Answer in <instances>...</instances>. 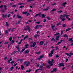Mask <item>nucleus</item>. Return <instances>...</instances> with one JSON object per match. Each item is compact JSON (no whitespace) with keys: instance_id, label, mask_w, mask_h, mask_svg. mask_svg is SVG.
Returning a JSON list of instances; mask_svg holds the SVG:
<instances>
[{"instance_id":"1","label":"nucleus","mask_w":73,"mask_h":73,"mask_svg":"<svg viewBox=\"0 0 73 73\" xmlns=\"http://www.w3.org/2000/svg\"><path fill=\"white\" fill-rule=\"evenodd\" d=\"M70 16V15L66 14H64L63 15H61L60 16V19H62H62H64V17H66V19H70L68 17Z\"/></svg>"},{"instance_id":"2","label":"nucleus","mask_w":73,"mask_h":73,"mask_svg":"<svg viewBox=\"0 0 73 73\" xmlns=\"http://www.w3.org/2000/svg\"><path fill=\"white\" fill-rule=\"evenodd\" d=\"M54 62V60L53 59H51V61H48V63L50 64V66H52L53 65V62Z\"/></svg>"},{"instance_id":"3","label":"nucleus","mask_w":73,"mask_h":73,"mask_svg":"<svg viewBox=\"0 0 73 73\" xmlns=\"http://www.w3.org/2000/svg\"><path fill=\"white\" fill-rule=\"evenodd\" d=\"M26 27L27 28V29L26 28H25L24 29V30L25 31H27V30H28V31L29 32H30V31H31V28L29 27V26H26Z\"/></svg>"},{"instance_id":"4","label":"nucleus","mask_w":73,"mask_h":73,"mask_svg":"<svg viewBox=\"0 0 73 73\" xmlns=\"http://www.w3.org/2000/svg\"><path fill=\"white\" fill-rule=\"evenodd\" d=\"M54 51V49L52 50L51 51V53L49 54V57H52V54H53V52Z\"/></svg>"},{"instance_id":"5","label":"nucleus","mask_w":73,"mask_h":73,"mask_svg":"<svg viewBox=\"0 0 73 73\" xmlns=\"http://www.w3.org/2000/svg\"><path fill=\"white\" fill-rule=\"evenodd\" d=\"M23 64L24 65H26V66H28V65L30 64V63L29 62H27L26 61H25L24 62Z\"/></svg>"},{"instance_id":"6","label":"nucleus","mask_w":73,"mask_h":73,"mask_svg":"<svg viewBox=\"0 0 73 73\" xmlns=\"http://www.w3.org/2000/svg\"><path fill=\"white\" fill-rule=\"evenodd\" d=\"M65 54L67 55L68 56H69V57L70 58L71 57V56H72L73 54V53H72V52H70V53H66Z\"/></svg>"},{"instance_id":"7","label":"nucleus","mask_w":73,"mask_h":73,"mask_svg":"<svg viewBox=\"0 0 73 73\" xmlns=\"http://www.w3.org/2000/svg\"><path fill=\"white\" fill-rule=\"evenodd\" d=\"M28 13V12L27 11L23 12V15H26L27 16H29L30 14H29V13Z\"/></svg>"},{"instance_id":"8","label":"nucleus","mask_w":73,"mask_h":73,"mask_svg":"<svg viewBox=\"0 0 73 73\" xmlns=\"http://www.w3.org/2000/svg\"><path fill=\"white\" fill-rule=\"evenodd\" d=\"M42 27V26L41 25H36L35 27V29H37V28H40V27Z\"/></svg>"},{"instance_id":"9","label":"nucleus","mask_w":73,"mask_h":73,"mask_svg":"<svg viewBox=\"0 0 73 73\" xmlns=\"http://www.w3.org/2000/svg\"><path fill=\"white\" fill-rule=\"evenodd\" d=\"M36 45V42H34L33 43V45H31L30 46V47L31 48H32V47H34L35 46V45Z\"/></svg>"},{"instance_id":"10","label":"nucleus","mask_w":73,"mask_h":73,"mask_svg":"<svg viewBox=\"0 0 73 73\" xmlns=\"http://www.w3.org/2000/svg\"><path fill=\"white\" fill-rule=\"evenodd\" d=\"M16 17L18 19H21V16H20V15L18 13L16 15Z\"/></svg>"},{"instance_id":"11","label":"nucleus","mask_w":73,"mask_h":73,"mask_svg":"<svg viewBox=\"0 0 73 73\" xmlns=\"http://www.w3.org/2000/svg\"><path fill=\"white\" fill-rule=\"evenodd\" d=\"M64 41V40H62V39H61L60 40V41L58 42V43H57V44H56V45H59V44H61V42H62V41Z\"/></svg>"},{"instance_id":"12","label":"nucleus","mask_w":73,"mask_h":73,"mask_svg":"<svg viewBox=\"0 0 73 73\" xmlns=\"http://www.w3.org/2000/svg\"><path fill=\"white\" fill-rule=\"evenodd\" d=\"M73 38H69L68 39L69 41H71V43H72L73 42V40H72Z\"/></svg>"},{"instance_id":"13","label":"nucleus","mask_w":73,"mask_h":73,"mask_svg":"<svg viewBox=\"0 0 73 73\" xmlns=\"http://www.w3.org/2000/svg\"><path fill=\"white\" fill-rule=\"evenodd\" d=\"M57 71V68H54L51 71V73H53L54 72H56Z\"/></svg>"},{"instance_id":"14","label":"nucleus","mask_w":73,"mask_h":73,"mask_svg":"<svg viewBox=\"0 0 73 73\" xmlns=\"http://www.w3.org/2000/svg\"><path fill=\"white\" fill-rule=\"evenodd\" d=\"M43 57H44V55H41L38 58V60H40L41 58H42Z\"/></svg>"},{"instance_id":"15","label":"nucleus","mask_w":73,"mask_h":73,"mask_svg":"<svg viewBox=\"0 0 73 73\" xmlns=\"http://www.w3.org/2000/svg\"><path fill=\"white\" fill-rule=\"evenodd\" d=\"M60 36H57L55 38V42H57L56 40H58V39L59 38Z\"/></svg>"},{"instance_id":"16","label":"nucleus","mask_w":73,"mask_h":73,"mask_svg":"<svg viewBox=\"0 0 73 73\" xmlns=\"http://www.w3.org/2000/svg\"><path fill=\"white\" fill-rule=\"evenodd\" d=\"M65 66V65H64V63H60L59 64V66L60 67V66Z\"/></svg>"},{"instance_id":"17","label":"nucleus","mask_w":73,"mask_h":73,"mask_svg":"<svg viewBox=\"0 0 73 73\" xmlns=\"http://www.w3.org/2000/svg\"><path fill=\"white\" fill-rule=\"evenodd\" d=\"M5 16L9 18V17H10V14H5Z\"/></svg>"},{"instance_id":"18","label":"nucleus","mask_w":73,"mask_h":73,"mask_svg":"<svg viewBox=\"0 0 73 73\" xmlns=\"http://www.w3.org/2000/svg\"><path fill=\"white\" fill-rule=\"evenodd\" d=\"M16 48L18 49V51H17L18 53H20V48L18 46H17L16 47Z\"/></svg>"},{"instance_id":"19","label":"nucleus","mask_w":73,"mask_h":73,"mask_svg":"<svg viewBox=\"0 0 73 73\" xmlns=\"http://www.w3.org/2000/svg\"><path fill=\"white\" fill-rule=\"evenodd\" d=\"M66 4H67V3H66V2H64L63 3L62 6H63V7H65V5H66Z\"/></svg>"},{"instance_id":"20","label":"nucleus","mask_w":73,"mask_h":73,"mask_svg":"<svg viewBox=\"0 0 73 73\" xmlns=\"http://www.w3.org/2000/svg\"><path fill=\"white\" fill-rule=\"evenodd\" d=\"M41 16L42 17V18H45V17L46 16V15H45L44 14H42L41 15Z\"/></svg>"},{"instance_id":"21","label":"nucleus","mask_w":73,"mask_h":73,"mask_svg":"<svg viewBox=\"0 0 73 73\" xmlns=\"http://www.w3.org/2000/svg\"><path fill=\"white\" fill-rule=\"evenodd\" d=\"M44 44V42L43 41H41L40 42V45H42Z\"/></svg>"},{"instance_id":"22","label":"nucleus","mask_w":73,"mask_h":73,"mask_svg":"<svg viewBox=\"0 0 73 73\" xmlns=\"http://www.w3.org/2000/svg\"><path fill=\"white\" fill-rule=\"evenodd\" d=\"M63 37H67V38H68V36H67L66 34H64L63 35Z\"/></svg>"},{"instance_id":"23","label":"nucleus","mask_w":73,"mask_h":73,"mask_svg":"<svg viewBox=\"0 0 73 73\" xmlns=\"http://www.w3.org/2000/svg\"><path fill=\"white\" fill-rule=\"evenodd\" d=\"M71 28H69L67 29H66V32H68V31H69L70 30H71Z\"/></svg>"},{"instance_id":"24","label":"nucleus","mask_w":73,"mask_h":73,"mask_svg":"<svg viewBox=\"0 0 73 73\" xmlns=\"http://www.w3.org/2000/svg\"><path fill=\"white\" fill-rule=\"evenodd\" d=\"M29 52V51L28 50H26L25 51V53H28Z\"/></svg>"},{"instance_id":"25","label":"nucleus","mask_w":73,"mask_h":73,"mask_svg":"<svg viewBox=\"0 0 73 73\" xmlns=\"http://www.w3.org/2000/svg\"><path fill=\"white\" fill-rule=\"evenodd\" d=\"M56 11V9H53L51 11V12H55Z\"/></svg>"},{"instance_id":"26","label":"nucleus","mask_w":73,"mask_h":73,"mask_svg":"<svg viewBox=\"0 0 73 73\" xmlns=\"http://www.w3.org/2000/svg\"><path fill=\"white\" fill-rule=\"evenodd\" d=\"M5 34L6 35H7V34H8V30H6V31H5Z\"/></svg>"},{"instance_id":"27","label":"nucleus","mask_w":73,"mask_h":73,"mask_svg":"<svg viewBox=\"0 0 73 73\" xmlns=\"http://www.w3.org/2000/svg\"><path fill=\"white\" fill-rule=\"evenodd\" d=\"M51 41H54V42H55L56 41V39H54V38H53L51 39Z\"/></svg>"},{"instance_id":"28","label":"nucleus","mask_w":73,"mask_h":73,"mask_svg":"<svg viewBox=\"0 0 73 73\" xmlns=\"http://www.w3.org/2000/svg\"><path fill=\"white\" fill-rule=\"evenodd\" d=\"M28 37V35H26V36H25L23 40H25V38H27Z\"/></svg>"},{"instance_id":"29","label":"nucleus","mask_w":73,"mask_h":73,"mask_svg":"<svg viewBox=\"0 0 73 73\" xmlns=\"http://www.w3.org/2000/svg\"><path fill=\"white\" fill-rule=\"evenodd\" d=\"M2 17L3 18H4V17H5V18H6V16H5V15L4 14H3Z\"/></svg>"},{"instance_id":"30","label":"nucleus","mask_w":73,"mask_h":73,"mask_svg":"<svg viewBox=\"0 0 73 73\" xmlns=\"http://www.w3.org/2000/svg\"><path fill=\"white\" fill-rule=\"evenodd\" d=\"M21 67L22 70H23V69H24V66H23V65H21Z\"/></svg>"},{"instance_id":"31","label":"nucleus","mask_w":73,"mask_h":73,"mask_svg":"<svg viewBox=\"0 0 73 73\" xmlns=\"http://www.w3.org/2000/svg\"><path fill=\"white\" fill-rule=\"evenodd\" d=\"M43 67V64H42V65H40L39 67V68H42Z\"/></svg>"},{"instance_id":"32","label":"nucleus","mask_w":73,"mask_h":73,"mask_svg":"<svg viewBox=\"0 0 73 73\" xmlns=\"http://www.w3.org/2000/svg\"><path fill=\"white\" fill-rule=\"evenodd\" d=\"M28 46H29V45H28V44H27L25 45V46L26 47L25 48H28V47H27Z\"/></svg>"},{"instance_id":"33","label":"nucleus","mask_w":73,"mask_h":73,"mask_svg":"<svg viewBox=\"0 0 73 73\" xmlns=\"http://www.w3.org/2000/svg\"><path fill=\"white\" fill-rule=\"evenodd\" d=\"M34 37L35 38H37V37H39V35H35Z\"/></svg>"},{"instance_id":"34","label":"nucleus","mask_w":73,"mask_h":73,"mask_svg":"<svg viewBox=\"0 0 73 73\" xmlns=\"http://www.w3.org/2000/svg\"><path fill=\"white\" fill-rule=\"evenodd\" d=\"M33 1V0H28L27 1L28 3H29L31 1Z\"/></svg>"},{"instance_id":"35","label":"nucleus","mask_w":73,"mask_h":73,"mask_svg":"<svg viewBox=\"0 0 73 73\" xmlns=\"http://www.w3.org/2000/svg\"><path fill=\"white\" fill-rule=\"evenodd\" d=\"M23 7H24V6H23L22 5H21L19 7V8H23Z\"/></svg>"},{"instance_id":"36","label":"nucleus","mask_w":73,"mask_h":73,"mask_svg":"<svg viewBox=\"0 0 73 73\" xmlns=\"http://www.w3.org/2000/svg\"><path fill=\"white\" fill-rule=\"evenodd\" d=\"M14 69V67H12L10 68V70L11 71L12 70H13Z\"/></svg>"},{"instance_id":"37","label":"nucleus","mask_w":73,"mask_h":73,"mask_svg":"<svg viewBox=\"0 0 73 73\" xmlns=\"http://www.w3.org/2000/svg\"><path fill=\"white\" fill-rule=\"evenodd\" d=\"M6 26H7V27L9 26V24H8V23H6Z\"/></svg>"},{"instance_id":"38","label":"nucleus","mask_w":73,"mask_h":73,"mask_svg":"<svg viewBox=\"0 0 73 73\" xmlns=\"http://www.w3.org/2000/svg\"><path fill=\"white\" fill-rule=\"evenodd\" d=\"M31 71V70L30 69L29 70H27L26 71V72H30Z\"/></svg>"},{"instance_id":"39","label":"nucleus","mask_w":73,"mask_h":73,"mask_svg":"<svg viewBox=\"0 0 73 73\" xmlns=\"http://www.w3.org/2000/svg\"><path fill=\"white\" fill-rule=\"evenodd\" d=\"M9 40L10 41H11V40H12V37L11 36V37H10L9 38Z\"/></svg>"},{"instance_id":"40","label":"nucleus","mask_w":73,"mask_h":73,"mask_svg":"<svg viewBox=\"0 0 73 73\" xmlns=\"http://www.w3.org/2000/svg\"><path fill=\"white\" fill-rule=\"evenodd\" d=\"M14 41L13 40H12L11 42V44H13L14 43Z\"/></svg>"},{"instance_id":"41","label":"nucleus","mask_w":73,"mask_h":73,"mask_svg":"<svg viewBox=\"0 0 73 73\" xmlns=\"http://www.w3.org/2000/svg\"><path fill=\"white\" fill-rule=\"evenodd\" d=\"M50 8V7L48 6L47 7V8H46V9L47 10H48V9H49Z\"/></svg>"},{"instance_id":"42","label":"nucleus","mask_w":73,"mask_h":73,"mask_svg":"<svg viewBox=\"0 0 73 73\" xmlns=\"http://www.w3.org/2000/svg\"><path fill=\"white\" fill-rule=\"evenodd\" d=\"M58 35H59V33H56L54 35V36H57Z\"/></svg>"},{"instance_id":"43","label":"nucleus","mask_w":73,"mask_h":73,"mask_svg":"<svg viewBox=\"0 0 73 73\" xmlns=\"http://www.w3.org/2000/svg\"><path fill=\"white\" fill-rule=\"evenodd\" d=\"M61 20L62 21H64L66 19H61Z\"/></svg>"},{"instance_id":"44","label":"nucleus","mask_w":73,"mask_h":73,"mask_svg":"<svg viewBox=\"0 0 73 73\" xmlns=\"http://www.w3.org/2000/svg\"><path fill=\"white\" fill-rule=\"evenodd\" d=\"M38 16L39 17H41V13H38Z\"/></svg>"},{"instance_id":"45","label":"nucleus","mask_w":73,"mask_h":73,"mask_svg":"<svg viewBox=\"0 0 73 73\" xmlns=\"http://www.w3.org/2000/svg\"><path fill=\"white\" fill-rule=\"evenodd\" d=\"M21 22V21H18V23H16V24L17 25V24H20V23Z\"/></svg>"},{"instance_id":"46","label":"nucleus","mask_w":73,"mask_h":73,"mask_svg":"<svg viewBox=\"0 0 73 73\" xmlns=\"http://www.w3.org/2000/svg\"><path fill=\"white\" fill-rule=\"evenodd\" d=\"M61 24V23H58L56 24V25L57 26H58V25H60Z\"/></svg>"},{"instance_id":"47","label":"nucleus","mask_w":73,"mask_h":73,"mask_svg":"<svg viewBox=\"0 0 73 73\" xmlns=\"http://www.w3.org/2000/svg\"><path fill=\"white\" fill-rule=\"evenodd\" d=\"M58 13H62V11H58Z\"/></svg>"},{"instance_id":"48","label":"nucleus","mask_w":73,"mask_h":73,"mask_svg":"<svg viewBox=\"0 0 73 73\" xmlns=\"http://www.w3.org/2000/svg\"><path fill=\"white\" fill-rule=\"evenodd\" d=\"M36 24H40L41 23L40 22H36Z\"/></svg>"},{"instance_id":"49","label":"nucleus","mask_w":73,"mask_h":73,"mask_svg":"<svg viewBox=\"0 0 73 73\" xmlns=\"http://www.w3.org/2000/svg\"><path fill=\"white\" fill-rule=\"evenodd\" d=\"M11 63L12 65H13V64H14V61H12V62H11Z\"/></svg>"},{"instance_id":"50","label":"nucleus","mask_w":73,"mask_h":73,"mask_svg":"<svg viewBox=\"0 0 73 73\" xmlns=\"http://www.w3.org/2000/svg\"><path fill=\"white\" fill-rule=\"evenodd\" d=\"M47 10H46V9L42 10V11H46Z\"/></svg>"},{"instance_id":"51","label":"nucleus","mask_w":73,"mask_h":73,"mask_svg":"<svg viewBox=\"0 0 73 73\" xmlns=\"http://www.w3.org/2000/svg\"><path fill=\"white\" fill-rule=\"evenodd\" d=\"M56 58H58L59 57V56H58V55H56Z\"/></svg>"},{"instance_id":"52","label":"nucleus","mask_w":73,"mask_h":73,"mask_svg":"<svg viewBox=\"0 0 73 73\" xmlns=\"http://www.w3.org/2000/svg\"><path fill=\"white\" fill-rule=\"evenodd\" d=\"M22 4H23V3H18V5H22Z\"/></svg>"},{"instance_id":"53","label":"nucleus","mask_w":73,"mask_h":73,"mask_svg":"<svg viewBox=\"0 0 73 73\" xmlns=\"http://www.w3.org/2000/svg\"><path fill=\"white\" fill-rule=\"evenodd\" d=\"M62 26L63 27H66V25H65V24H63L62 25Z\"/></svg>"},{"instance_id":"54","label":"nucleus","mask_w":73,"mask_h":73,"mask_svg":"<svg viewBox=\"0 0 73 73\" xmlns=\"http://www.w3.org/2000/svg\"><path fill=\"white\" fill-rule=\"evenodd\" d=\"M3 7H4V5H1L0 6V8H3Z\"/></svg>"},{"instance_id":"55","label":"nucleus","mask_w":73,"mask_h":73,"mask_svg":"<svg viewBox=\"0 0 73 73\" xmlns=\"http://www.w3.org/2000/svg\"><path fill=\"white\" fill-rule=\"evenodd\" d=\"M12 7H13L14 8H15L16 7V5H13L12 6Z\"/></svg>"},{"instance_id":"56","label":"nucleus","mask_w":73,"mask_h":73,"mask_svg":"<svg viewBox=\"0 0 73 73\" xmlns=\"http://www.w3.org/2000/svg\"><path fill=\"white\" fill-rule=\"evenodd\" d=\"M47 68L49 69V68H50V66H47Z\"/></svg>"},{"instance_id":"57","label":"nucleus","mask_w":73,"mask_h":73,"mask_svg":"<svg viewBox=\"0 0 73 73\" xmlns=\"http://www.w3.org/2000/svg\"><path fill=\"white\" fill-rule=\"evenodd\" d=\"M44 20L43 21V22L44 23H45V22H46V20L45 19H44Z\"/></svg>"},{"instance_id":"58","label":"nucleus","mask_w":73,"mask_h":73,"mask_svg":"<svg viewBox=\"0 0 73 73\" xmlns=\"http://www.w3.org/2000/svg\"><path fill=\"white\" fill-rule=\"evenodd\" d=\"M39 64H38L37 65H36L37 67H39L40 66V65H39Z\"/></svg>"},{"instance_id":"59","label":"nucleus","mask_w":73,"mask_h":73,"mask_svg":"<svg viewBox=\"0 0 73 73\" xmlns=\"http://www.w3.org/2000/svg\"><path fill=\"white\" fill-rule=\"evenodd\" d=\"M20 61L21 63H22V62H23V60L22 59L20 60Z\"/></svg>"},{"instance_id":"60","label":"nucleus","mask_w":73,"mask_h":73,"mask_svg":"<svg viewBox=\"0 0 73 73\" xmlns=\"http://www.w3.org/2000/svg\"><path fill=\"white\" fill-rule=\"evenodd\" d=\"M8 69V67H5V69Z\"/></svg>"},{"instance_id":"61","label":"nucleus","mask_w":73,"mask_h":73,"mask_svg":"<svg viewBox=\"0 0 73 73\" xmlns=\"http://www.w3.org/2000/svg\"><path fill=\"white\" fill-rule=\"evenodd\" d=\"M54 27H55V26H51V28H53Z\"/></svg>"},{"instance_id":"62","label":"nucleus","mask_w":73,"mask_h":73,"mask_svg":"<svg viewBox=\"0 0 73 73\" xmlns=\"http://www.w3.org/2000/svg\"><path fill=\"white\" fill-rule=\"evenodd\" d=\"M13 17L14 18H15V17H16V15H13Z\"/></svg>"},{"instance_id":"63","label":"nucleus","mask_w":73,"mask_h":73,"mask_svg":"<svg viewBox=\"0 0 73 73\" xmlns=\"http://www.w3.org/2000/svg\"><path fill=\"white\" fill-rule=\"evenodd\" d=\"M1 11L3 12H5V11H4V10H3V9L1 10Z\"/></svg>"},{"instance_id":"64","label":"nucleus","mask_w":73,"mask_h":73,"mask_svg":"<svg viewBox=\"0 0 73 73\" xmlns=\"http://www.w3.org/2000/svg\"><path fill=\"white\" fill-rule=\"evenodd\" d=\"M4 8H7V6L6 5H3Z\"/></svg>"}]
</instances>
